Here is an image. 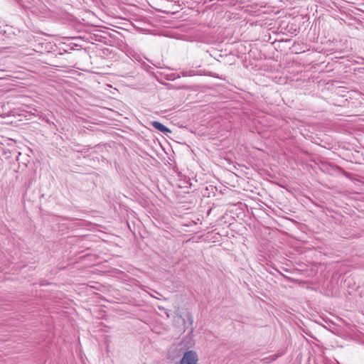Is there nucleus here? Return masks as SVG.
<instances>
[{"label": "nucleus", "mask_w": 364, "mask_h": 364, "mask_svg": "<svg viewBox=\"0 0 364 364\" xmlns=\"http://www.w3.org/2000/svg\"><path fill=\"white\" fill-rule=\"evenodd\" d=\"M198 355L193 350L186 351L179 364H197Z\"/></svg>", "instance_id": "obj_1"}, {"label": "nucleus", "mask_w": 364, "mask_h": 364, "mask_svg": "<svg viewBox=\"0 0 364 364\" xmlns=\"http://www.w3.org/2000/svg\"><path fill=\"white\" fill-rule=\"evenodd\" d=\"M151 124L154 128L164 134L171 132V130L168 128H167L166 126H164L159 122L154 121Z\"/></svg>", "instance_id": "obj_2"}, {"label": "nucleus", "mask_w": 364, "mask_h": 364, "mask_svg": "<svg viewBox=\"0 0 364 364\" xmlns=\"http://www.w3.org/2000/svg\"><path fill=\"white\" fill-rule=\"evenodd\" d=\"M195 75H196V73H195L194 70H188V71L183 72V76H193Z\"/></svg>", "instance_id": "obj_3"}]
</instances>
